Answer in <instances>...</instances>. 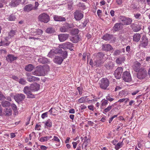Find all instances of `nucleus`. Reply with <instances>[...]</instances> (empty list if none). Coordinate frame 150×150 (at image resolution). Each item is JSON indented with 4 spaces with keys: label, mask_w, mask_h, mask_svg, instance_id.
Segmentation results:
<instances>
[{
    "label": "nucleus",
    "mask_w": 150,
    "mask_h": 150,
    "mask_svg": "<svg viewBox=\"0 0 150 150\" xmlns=\"http://www.w3.org/2000/svg\"><path fill=\"white\" fill-rule=\"evenodd\" d=\"M91 96V98H93V99L88 100V103H94L95 102L97 101V98L94 95H92Z\"/></svg>",
    "instance_id": "473e14b6"
},
{
    "label": "nucleus",
    "mask_w": 150,
    "mask_h": 150,
    "mask_svg": "<svg viewBox=\"0 0 150 150\" xmlns=\"http://www.w3.org/2000/svg\"><path fill=\"white\" fill-rule=\"evenodd\" d=\"M141 35L139 33H136L133 36V40L135 42H138L140 40Z\"/></svg>",
    "instance_id": "c85d7f7f"
},
{
    "label": "nucleus",
    "mask_w": 150,
    "mask_h": 150,
    "mask_svg": "<svg viewBox=\"0 0 150 150\" xmlns=\"http://www.w3.org/2000/svg\"><path fill=\"white\" fill-rule=\"evenodd\" d=\"M128 94L127 91L125 90H122L120 93V94L122 97H125Z\"/></svg>",
    "instance_id": "a19ab883"
},
{
    "label": "nucleus",
    "mask_w": 150,
    "mask_h": 150,
    "mask_svg": "<svg viewBox=\"0 0 150 150\" xmlns=\"http://www.w3.org/2000/svg\"><path fill=\"white\" fill-rule=\"evenodd\" d=\"M43 33V31L40 29H32L31 32V34L33 36L40 35Z\"/></svg>",
    "instance_id": "f8f14e48"
},
{
    "label": "nucleus",
    "mask_w": 150,
    "mask_h": 150,
    "mask_svg": "<svg viewBox=\"0 0 150 150\" xmlns=\"http://www.w3.org/2000/svg\"><path fill=\"white\" fill-rule=\"evenodd\" d=\"M8 38L6 37L5 38L4 40H1V42H0V46L8 45L10 42V41H8Z\"/></svg>",
    "instance_id": "a878e982"
},
{
    "label": "nucleus",
    "mask_w": 150,
    "mask_h": 150,
    "mask_svg": "<svg viewBox=\"0 0 150 150\" xmlns=\"http://www.w3.org/2000/svg\"><path fill=\"white\" fill-rule=\"evenodd\" d=\"M72 44L69 42L63 43L60 45V47L63 49H69L73 47Z\"/></svg>",
    "instance_id": "a211bd4d"
},
{
    "label": "nucleus",
    "mask_w": 150,
    "mask_h": 150,
    "mask_svg": "<svg viewBox=\"0 0 150 150\" xmlns=\"http://www.w3.org/2000/svg\"><path fill=\"white\" fill-rule=\"evenodd\" d=\"M25 98V96L22 93L17 94L14 97V99L17 102L23 100Z\"/></svg>",
    "instance_id": "1a4fd4ad"
},
{
    "label": "nucleus",
    "mask_w": 150,
    "mask_h": 150,
    "mask_svg": "<svg viewBox=\"0 0 150 150\" xmlns=\"http://www.w3.org/2000/svg\"><path fill=\"white\" fill-rule=\"evenodd\" d=\"M45 125L46 126L48 127H51L52 126V123L51 121L49 119L46 121V123H45Z\"/></svg>",
    "instance_id": "49530a36"
},
{
    "label": "nucleus",
    "mask_w": 150,
    "mask_h": 150,
    "mask_svg": "<svg viewBox=\"0 0 150 150\" xmlns=\"http://www.w3.org/2000/svg\"><path fill=\"white\" fill-rule=\"evenodd\" d=\"M122 25L121 23H116L113 27V30L115 31L121 29Z\"/></svg>",
    "instance_id": "c756f323"
},
{
    "label": "nucleus",
    "mask_w": 150,
    "mask_h": 150,
    "mask_svg": "<svg viewBox=\"0 0 150 150\" xmlns=\"http://www.w3.org/2000/svg\"><path fill=\"white\" fill-rule=\"evenodd\" d=\"M5 99V97L1 92L0 91V100H4Z\"/></svg>",
    "instance_id": "0e129e2a"
},
{
    "label": "nucleus",
    "mask_w": 150,
    "mask_h": 150,
    "mask_svg": "<svg viewBox=\"0 0 150 150\" xmlns=\"http://www.w3.org/2000/svg\"><path fill=\"white\" fill-rule=\"evenodd\" d=\"M34 68V66L33 65L30 64L25 66V69L26 71H31Z\"/></svg>",
    "instance_id": "2f4dec72"
},
{
    "label": "nucleus",
    "mask_w": 150,
    "mask_h": 150,
    "mask_svg": "<svg viewBox=\"0 0 150 150\" xmlns=\"http://www.w3.org/2000/svg\"><path fill=\"white\" fill-rule=\"evenodd\" d=\"M53 19L55 21H66L64 17L61 16L54 15Z\"/></svg>",
    "instance_id": "6ab92c4d"
},
{
    "label": "nucleus",
    "mask_w": 150,
    "mask_h": 150,
    "mask_svg": "<svg viewBox=\"0 0 150 150\" xmlns=\"http://www.w3.org/2000/svg\"><path fill=\"white\" fill-rule=\"evenodd\" d=\"M87 144L84 142L82 145V148L83 150H87L86 147Z\"/></svg>",
    "instance_id": "13d9d810"
},
{
    "label": "nucleus",
    "mask_w": 150,
    "mask_h": 150,
    "mask_svg": "<svg viewBox=\"0 0 150 150\" xmlns=\"http://www.w3.org/2000/svg\"><path fill=\"white\" fill-rule=\"evenodd\" d=\"M34 9L33 6L31 4H29L25 5L23 8V11L27 12H28Z\"/></svg>",
    "instance_id": "f3484780"
},
{
    "label": "nucleus",
    "mask_w": 150,
    "mask_h": 150,
    "mask_svg": "<svg viewBox=\"0 0 150 150\" xmlns=\"http://www.w3.org/2000/svg\"><path fill=\"white\" fill-rule=\"evenodd\" d=\"M16 17L13 14L10 15L7 18L8 20L9 21H14Z\"/></svg>",
    "instance_id": "09e8293b"
},
{
    "label": "nucleus",
    "mask_w": 150,
    "mask_h": 150,
    "mask_svg": "<svg viewBox=\"0 0 150 150\" xmlns=\"http://www.w3.org/2000/svg\"><path fill=\"white\" fill-rule=\"evenodd\" d=\"M11 106L13 110L15 112L17 111V107L15 104L13 103L11 105Z\"/></svg>",
    "instance_id": "603ef678"
},
{
    "label": "nucleus",
    "mask_w": 150,
    "mask_h": 150,
    "mask_svg": "<svg viewBox=\"0 0 150 150\" xmlns=\"http://www.w3.org/2000/svg\"><path fill=\"white\" fill-rule=\"evenodd\" d=\"M104 54L103 53L99 52L97 54L94 65L96 67H98L101 65L103 63L102 59Z\"/></svg>",
    "instance_id": "7ed1b4c3"
},
{
    "label": "nucleus",
    "mask_w": 150,
    "mask_h": 150,
    "mask_svg": "<svg viewBox=\"0 0 150 150\" xmlns=\"http://www.w3.org/2000/svg\"><path fill=\"white\" fill-rule=\"evenodd\" d=\"M1 105L4 107H9L11 105L10 103L7 101H4L2 102Z\"/></svg>",
    "instance_id": "e433bc0d"
},
{
    "label": "nucleus",
    "mask_w": 150,
    "mask_h": 150,
    "mask_svg": "<svg viewBox=\"0 0 150 150\" xmlns=\"http://www.w3.org/2000/svg\"><path fill=\"white\" fill-rule=\"evenodd\" d=\"M129 99L127 98H123L119 99L118 102L120 103H122L124 102L125 103H126L127 102L129 101Z\"/></svg>",
    "instance_id": "ea45409f"
},
{
    "label": "nucleus",
    "mask_w": 150,
    "mask_h": 150,
    "mask_svg": "<svg viewBox=\"0 0 150 150\" xmlns=\"http://www.w3.org/2000/svg\"><path fill=\"white\" fill-rule=\"evenodd\" d=\"M38 62L42 64L47 63L48 60L47 58L44 57H40L38 59Z\"/></svg>",
    "instance_id": "7c9ffc66"
},
{
    "label": "nucleus",
    "mask_w": 150,
    "mask_h": 150,
    "mask_svg": "<svg viewBox=\"0 0 150 150\" xmlns=\"http://www.w3.org/2000/svg\"><path fill=\"white\" fill-rule=\"evenodd\" d=\"M132 21V20L130 18H126L125 20L123 23L122 25H129L131 23Z\"/></svg>",
    "instance_id": "c9c22d12"
},
{
    "label": "nucleus",
    "mask_w": 150,
    "mask_h": 150,
    "mask_svg": "<svg viewBox=\"0 0 150 150\" xmlns=\"http://www.w3.org/2000/svg\"><path fill=\"white\" fill-rule=\"evenodd\" d=\"M19 83L23 85H25L26 83L25 80L23 78L20 79L19 81Z\"/></svg>",
    "instance_id": "3c124183"
},
{
    "label": "nucleus",
    "mask_w": 150,
    "mask_h": 150,
    "mask_svg": "<svg viewBox=\"0 0 150 150\" xmlns=\"http://www.w3.org/2000/svg\"><path fill=\"white\" fill-rule=\"evenodd\" d=\"M101 107H104L107 105L108 102L107 100H106L105 99H103L101 101Z\"/></svg>",
    "instance_id": "79ce46f5"
},
{
    "label": "nucleus",
    "mask_w": 150,
    "mask_h": 150,
    "mask_svg": "<svg viewBox=\"0 0 150 150\" xmlns=\"http://www.w3.org/2000/svg\"><path fill=\"white\" fill-rule=\"evenodd\" d=\"M141 64L140 63L138 62H136L134 64V69L136 72L139 71L141 70V69H144L142 68H140Z\"/></svg>",
    "instance_id": "412c9836"
},
{
    "label": "nucleus",
    "mask_w": 150,
    "mask_h": 150,
    "mask_svg": "<svg viewBox=\"0 0 150 150\" xmlns=\"http://www.w3.org/2000/svg\"><path fill=\"white\" fill-rule=\"evenodd\" d=\"M142 39L141 45L143 47H145L147 46L148 44V38L145 35H144L142 37Z\"/></svg>",
    "instance_id": "2eb2a0df"
},
{
    "label": "nucleus",
    "mask_w": 150,
    "mask_h": 150,
    "mask_svg": "<svg viewBox=\"0 0 150 150\" xmlns=\"http://www.w3.org/2000/svg\"><path fill=\"white\" fill-rule=\"evenodd\" d=\"M59 39L61 42L66 40L69 37V35L66 34H62L58 35Z\"/></svg>",
    "instance_id": "ddd939ff"
},
{
    "label": "nucleus",
    "mask_w": 150,
    "mask_h": 150,
    "mask_svg": "<svg viewBox=\"0 0 150 150\" xmlns=\"http://www.w3.org/2000/svg\"><path fill=\"white\" fill-rule=\"evenodd\" d=\"M12 111L11 108H8L4 110V114L6 116H10L11 115Z\"/></svg>",
    "instance_id": "cd10ccee"
},
{
    "label": "nucleus",
    "mask_w": 150,
    "mask_h": 150,
    "mask_svg": "<svg viewBox=\"0 0 150 150\" xmlns=\"http://www.w3.org/2000/svg\"><path fill=\"white\" fill-rule=\"evenodd\" d=\"M52 140L54 141L57 142H60V140L59 138L56 136H54L53 138L52 139Z\"/></svg>",
    "instance_id": "6e6d98bb"
},
{
    "label": "nucleus",
    "mask_w": 150,
    "mask_h": 150,
    "mask_svg": "<svg viewBox=\"0 0 150 150\" xmlns=\"http://www.w3.org/2000/svg\"><path fill=\"white\" fill-rule=\"evenodd\" d=\"M126 18L123 16H120L119 18V21L120 22V23H121V25H122L123 23L124 22L125 20L126 19Z\"/></svg>",
    "instance_id": "8fccbe9b"
},
{
    "label": "nucleus",
    "mask_w": 150,
    "mask_h": 150,
    "mask_svg": "<svg viewBox=\"0 0 150 150\" xmlns=\"http://www.w3.org/2000/svg\"><path fill=\"white\" fill-rule=\"evenodd\" d=\"M121 53V52L120 50H117L115 51L114 53V55H117Z\"/></svg>",
    "instance_id": "052dcab7"
},
{
    "label": "nucleus",
    "mask_w": 150,
    "mask_h": 150,
    "mask_svg": "<svg viewBox=\"0 0 150 150\" xmlns=\"http://www.w3.org/2000/svg\"><path fill=\"white\" fill-rule=\"evenodd\" d=\"M109 81L108 79L105 78H103L101 79L100 86L101 88L105 89L109 86Z\"/></svg>",
    "instance_id": "39448f33"
},
{
    "label": "nucleus",
    "mask_w": 150,
    "mask_h": 150,
    "mask_svg": "<svg viewBox=\"0 0 150 150\" xmlns=\"http://www.w3.org/2000/svg\"><path fill=\"white\" fill-rule=\"evenodd\" d=\"M122 86L120 85V86H117L115 89V91H117L120 90L121 89Z\"/></svg>",
    "instance_id": "338daca9"
},
{
    "label": "nucleus",
    "mask_w": 150,
    "mask_h": 150,
    "mask_svg": "<svg viewBox=\"0 0 150 150\" xmlns=\"http://www.w3.org/2000/svg\"><path fill=\"white\" fill-rule=\"evenodd\" d=\"M6 59L8 62H11L14 60H16L17 57L14 56L12 54H8L6 57Z\"/></svg>",
    "instance_id": "5701e85b"
},
{
    "label": "nucleus",
    "mask_w": 150,
    "mask_h": 150,
    "mask_svg": "<svg viewBox=\"0 0 150 150\" xmlns=\"http://www.w3.org/2000/svg\"><path fill=\"white\" fill-rule=\"evenodd\" d=\"M114 65V64L112 62H110L106 64L105 66L108 69H111L113 68Z\"/></svg>",
    "instance_id": "72a5a7b5"
},
{
    "label": "nucleus",
    "mask_w": 150,
    "mask_h": 150,
    "mask_svg": "<svg viewBox=\"0 0 150 150\" xmlns=\"http://www.w3.org/2000/svg\"><path fill=\"white\" fill-rule=\"evenodd\" d=\"M47 72V71L46 70V68L45 66H39L37 67L36 70L32 73L34 75L41 76H45Z\"/></svg>",
    "instance_id": "f03ea898"
},
{
    "label": "nucleus",
    "mask_w": 150,
    "mask_h": 150,
    "mask_svg": "<svg viewBox=\"0 0 150 150\" xmlns=\"http://www.w3.org/2000/svg\"><path fill=\"white\" fill-rule=\"evenodd\" d=\"M40 85L35 83L31 85L30 87L26 86L23 89L24 92L26 94L28 98H35L34 95L33 94L31 91H36L38 90L40 88Z\"/></svg>",
    "instance_id": "f257e3e1"
},
{
    "label": "nucleus",
    "mask_w": 150,
    "mask_h": 150,
    "mask_svg": "<svg viewBox=\"0 0 150 150\" xmlns=\"http://www.w3.org/2000/svg\"><path fill=\"white\" fill-rule=\"evenodd\" d=\"M79 141H78L76 142H73L72 144L73 145V147L74 149H75L77 145V144L79 142Z\"/></svg>",
    "instance_id": "bf43d9fd"
},
{
    "label": "nucleus",
    "mask_w": 150,
    "mask_h": 150,
    "mask_svg": "<svg viewBox=\"0 0 150 150\" xmlns=\"http://www.w3.org/2000/svg\"><path fill=\"white\" fill-rule=\"evenodd\" d=\"M136 56L138 57L139 59V61L143 60L145 58V54L143 52H139L137 53L136 54Z\"/></svg>",
    "instance_id": "393cba45"
},
{
    "label": "nucleus",
    "mask_w": 150,
    "mask_h": 150,
    "mask_svg": "<svg viewBox=\"0 0 150 150\" xmlns=\"http://www.w3.org/2000/svg\"><path fill=\"white\" fill-rule=\"evenodd\" d=\"M122 142L118 143L115 146V148L116 150H118L122 147Z\"/></svg>",
    "instance_id": "37998d69"
},
{
    "label": "nucleus",
    "mask_w": 150,
    "mask_h": 150,
    "mask_svg": "<svg viewBox=\"0 0 150 150\" xmlns=\"http://www.w3.org/2000/svg\"><path fill=\"white\" fill-rule=\"evenodd\" d=\"M79 40V38L78 36H75L71 39V40L73 43H77Z\"/></svg>",
    "instance_id": "4c0bfd02"
},
{
    "label": "nucleus",
    "mask_w": 150,
    "mask_h": 150,
    "mask_svg": "<svg viewBox=\"0 0 150 150\" xmlns=\"http://www.w3.org/2000/svg\"><path fill=\"white\" fill-rule=\"evenodd\" d=\"M141 71H138L137 76V78L139 79L144 78L146 75V72L144 69H141Z\"/></svg>",
    "instance_id": "6e6552de"
},
{
    "label": "nucleus",
    "mask_w": 150,
    "mask_h": 150,
    "mask_svg": "<svg viewBox=\"0 0 150 150\" xmlns=\"http://www.w3.org/2000/svg\"><path fill=\"white\" fill-rule=\"evenodd\" d=\"M122 71V67H119L117 68L114 73V75L116 79H119L120 78Z\"/></svg>",
    "instance_id": "9d476101"
},
{
    "label": "nucleus",
    "mask_w": 150,
    "mask_h": 150,
    "mask_svg": "<svg viewBox=\"0 0 150 150\" xmlns=\"http://www.w3.org/2000/svg\"><path fill=\"white\" fill-rule=\"evenodd\" d=\"M122 77L123 80L126 82H130L132 80L130 73L128 71H125L123 73Z\"/></svg>",
    "instance_id": "0eeeda50"
},
{
    "label": "nucleus",
    "mask_w": 150,
    "mask_h": 150,
    "mask_svg": "<svg viewBox=\"0 0 150 150\" xmlns=\"http://www.w3.org/2000/svg\"><path fill=\"white\" fill-rule=\"evenodd\" d=\"M41 126L40 125L37 124L35 126V130H39L40 129Z\"/></svg>",
    "instance_id": "e2e57ef3"
},
{
    "label": "nucleus",
    "mask_w": 150,
    "mask_h": 150,
    "mask_svg": "<svg viewBox=\"0 0 150 150\" xmlns=\"http://www.w3.org/2000/svg\"><path fill=\"white\" fill-rule=\"evenodd\" d=\"M55 32L52 28H48L46 30V32L48 33H53Z\"/></svg>",
    "instance_id": "58836bf2"
},
{
    "label": "nucleus",
    "mask_w": 150,
    "mask_h": 150,
    "mask_svg": "<svg viewBox=\"0 0 150 150\" xmlns=\"http://www.w3.org/2000/svg\"><path fill=\"white\" fill-rule=\"evenodd\" d=\"M21 0H12L9 4L11 7H14L18 5L21 2Z\"/></svg>",
    "instance_id": "4be33fe9"
},
{
    "label": "nucleus",
    "mask_w": 150,
    "mask_h": 150,
    "mask_svg": "<svg viewBox=\"0 0 150 150\" xmlns=\"http://www.w3.org/2000/svg\"><path fill=\"white\" fill-rule=\"evenodd\" d=\"M112 36L108 34H106L104 35L103 37L102 38L105 40H109L111 39Z\"/></svg>",
    "instance_id": "f704fd0d"
},
{
    "label": "nucleus",
    "mask_w": 150,
    "mask_h": 150,
    "mask_svg": "<svg viewBox=\"0 0 150 150\" xmlns=\"http://www.w3.org/2000/svg\"><path fill=\"white\" fill-rule=\"evenodd\" d=\"M123 61V59L122 58H119L116 60V62L118 64H121Z\"/></svg>",
    "instance_id": "864d4df0"
},
{
    "label": "nucleus",
    "mask_w": 150,
    "mask_h": 150,
    "mask_svg": "<svg viewBox=\"0 0 150 150\" xmlns=\"http://www.w3.org/2000/svg\"><path fill=\"white\" fill-rule=\"evenodd\" d=\"M70 28V25L67 23H66L64 25L61 27L60 28V31L62 32H65L67 31L69 28Z\"/></svg>",
    "instance_id": "aec40b11"
},
{
    "label": "nucleus",
    "mask_w": 150,
    "mask_h": 150,
    "mask_svg": "<svg viewBox=\"0 0 150 150\" xmlns=\"http://www.w3.org/2000/svg\"><path fill=\"white\" fill-rule=\"evenodd\" d=\"M102 49L104 50L109 51L113 49V48L109 44H104L103 45Z\"/></svg>",
    "instance_id": "b1692460"
},
{
    "label": "nucleus",
    "mask_w": 150,
    "mask_h": 150,
    "mask_svg": "<svg viewBox=\"0 0 150 150\" xmlns=\"http://www.w3.org/2000/svg\"><path fill=\"white\" fill-rule=\"evenodd\" d=\"M131 26L133 31L135 32L139 31L141 29V25L139 23H132Z\"/></svg>",
    "instance_id": "9b49d317"
},
{
    "label": "nucleus",
    "mask_w": 150,
    "mask_h": 150,
    "mask_svg": "<svg viewBox=\"0 0 150 150\" xmlns=\"http://www.w3.org/2000/svg\"><path fill=\"white\" fill-rule=\"evenodd\" d=\"M112 106L110 105L108 107L106 108H105L104 110V111L105 112H107L109 111L112 108Z\"/></svg>",
    "instance_id": "5fc2aeb1"
},
{
    "label": "nucleus",
    "mask_w": 150,
    "mask_h": 150,
    "mask_svg": "<svg viewBox=\"0 0 150 150\" xmlns=\"http://www.w3.org/2000/svg\"><path fill=\"white\" fill-rule=\"evenodd\" d=\"M48 112H46L43 113L41 115V117L42 119H44L47 117Z\"/></svg>",
    "instance_id": "69168bd1"
},
{
    "label": "nucleus",
    "mask_w": 150,
    "mask_h": 150,
    "mask_svg": "<svg viewBox=\"0 0 150 150\" xmlns=\"http://www.w3.org/2000/svg\"><path fill=\"white\" fill-rule=\"evenodd\" d=\"M79 30L78 29H73L71 31V33L73 35H77L79 33Z\"/></svg>",
    "instance_id": "c03bdc74"
},
{
    "label": "nucleus",
    "mask_w": 150,
    "mask_h": 150,
    "mask_svg": "<svg viewBox=\"0 0 150 150\" xmlns=\"http://www.w3.org/2000/svg\"><path fill=\"white\" fill-rule=\"evenodd\" d=\"M26 75L27 77V80L29 81H33L37 80L39 79L38 78L32 76L31 74L29 73H27Z\"/></svg>",
    "instance_id": "4468645a"
},
{
    "label": "nucleus",
    "mask_w": 150,
    "mask_h": 150,
    "mask_svg": "<svg viewBox=\"0 0 150 150\" xmlns=\"http://www.w3.org/2000/svg\"><path fill=\"white\" fill-rule=\"evenodd\" d=\"M59 52L58 50L56 48H54L51 50L48 54V56L50 58H52L55 54H57Z\"/></svg>",
    "instance_id": "dca6fc26"
},
{
    "label": "nucleus",
    "mask_w": 150,
    "mask_h": 150,
    "mask_svg": "<svg viewBox=\"0 0 150 150\" xmlns=\"http://www.w3.org/2000/svg\"><path fill=\"white\" fill-rule=\"evenodd\" d=\"M39 20L44 23H47L50 21L49 16L47 14L43 13L40 15L38 17Z\"/></svg>",
    "instance_id": "20e7f679"
},
{
    "label": "nucleus",
    "mask_w": 150,
    "mask_h": 150,
    "mask_svg": "<svg viewBox=\"0 0 150 150\" xmlns=\"http://www.w3.org/2000/svg\"><path fill=\"white\" fill-rule=\"evenodd\" d=\"M63 59L61 57L56 56L54 60V62L58 64H60L63 61Z\"/></svg>",
    "instance_id": "bb28decb"
},
{
    "label": "nucleus",
    "mask_w": 150,
    "mask_h": 150,
    "mask_svg": "<svg viewBox=\"0 0 150 150\" xmlns=\"http://www.w3.org/2000/svg\"><path fill=\"white\" fill-rule=\"evenodd\" d=\"M74 18L77 21L80 20L83 16V13L81 11L79 10H76L74 13Z\"/></svg>",
    "instance_id": "423d86ee"
},
{
    "label": "nucleus",
    "mask_w": 150,
    "mask_h": 150,
    "mask_svg": "<svg viewBox=\"0 0 150 150\" xmlns=\"http://www.w3.org/2000/svg\"><path fill=\"white\" fill-rule=\"evenodd\" d=\"M39 140L42 142H47L48 140L47 136L42 137Z\"/></svg>",
    "instance_id": "a18cd8bd"
},
{
    "label": "nucleus",
    "mask_w": 150,
    "mask_h": 150,
    "mask_svg": "<svg viewBox=\"0 0 150 150\" xmlns=\"http://www.w3.org/2000/svg\"><path fill=\"white\" fill-rule=\"evenodd\" d=\"M106 99L107 100H108L110 102H111L114 100V99L110 97L109 95H108L106 96Z\"/></svg>",
    "instance_id": "4d7b16f0"
},
{
    "label": "nucleus",
    "mask_w": 150,
    "mask_h": 150,
    "mask_svg": "<svg viewBox=\"0 0 150 150\" xmlns=\"http://www.w3.org/2000/svg\"><path fill=\"white\" fill-rule=\"evenodd\" d=\"M15 33V32L14 30H11L9 33V35L11 37L13 36Z\"/></svg>",
    "instance_id": "680f3d73"
},
{
    "label": "nucleus",
    "mask_w": 150,
    "mask_h": 150,
    "mask_svg": "<svg viewBox=\"0 0 150 150\" xmlns=\"http://www.w3.org/2000/svg\"><path fill=\"white\" fill-rule=\"evenodd\" d=\"M40 148L42 150H46L47 147L44 145H41L40 146Z\"/></svg>",
    "instance_id": "774afa93"
},
{
    "label": "nucleus",
    "mask_w": 150,
    "mask_h": 150,
    "mask_svg": "<svg viewBox=\"0 0 150 150\" xmlns=\"http://www.w3.org/2000/svg\"><path fill=\"white\" fill-rule=\"evenodd\" d=\"M86 97H82L78 100V101L79 103H84L86 101Z\"/></svg>",
    "instance_id": "de8ad7c7"
}]
</instances>
